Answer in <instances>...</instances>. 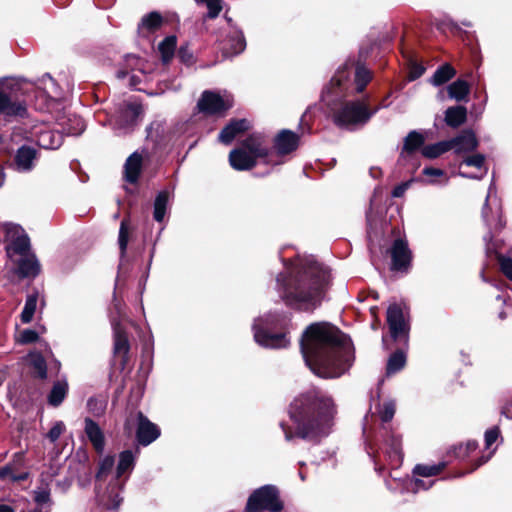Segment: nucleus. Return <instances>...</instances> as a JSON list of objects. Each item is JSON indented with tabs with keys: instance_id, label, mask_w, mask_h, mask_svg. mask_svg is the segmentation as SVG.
Wrapping results in <instances>:
<instances>
[{
	"instance_id": "35",
	"label": "nucleus",
	"mask_w": 512,
	"mask_h": 512,
	"mask_svg": "<svg viewBox=\"0 0 512 512\" xmlns=\"http://www.w3.org/2000/svg\"><path fill=\"white\" fill-rule=\"evenodd\" d=\"M448 95L456 101L466 100L470 93V86L467 81L457 79L447 87Z\"/></svg>"
},
{
	"instance_id": "50",
	"label": "nucleus",
	"mask_w": 512,
	"mask_h": 512,
	"mask_svg": "<svg viewBox=\"0 0 512 512\" xmlns=\"http://www.w3.org/2000/svg\"><path fill=\"white\" fill-rule=\"evenodd\" d=\"M26 477H27L26 473L16 474L14 472L13 468L9 465L0 468V478L3 480H9V481L15 482V481L24 480V479H26Z\"/></svg>"
},
{
	"instance_id": "57",
	"label": "nucleus",
	"mask_w": 512,
	"mask_h": 512,
	"mask_svg": "<svg viewBox=\"0 0 512 512\" xmlns=\"http://www.w3.org/2000/svg\"><path fill=\"white\" fill-rule=\"evenodd\" d=\"M208 13L207 16L211 19L216 18L222 10L221 2H206Z\"/></svg>"
},
{
	"instance_id": "54",
	"label": "nucleus",
	"mask_w": 512,
	"mask_h": 512,
	"mask_svg": "<svg viewBox=\"0 0 512 512\" xmlns=\"http://www.w3.org/2000/svg\"><path fill=\"white\" fill-rule=\"evenodd\" d=\"M395 414V403L393 401H387L383 404L380 410V417L383 422L390 421Z\"/></svg>"
},
{
	"instance_id": "2",
	"label": "nucleus",
	"mask_w": 512,
	"mask_h": 512,
	"mask_svg": "<svg viewBox=\"0 0 512 512\" xmlns=\"http://www.w3.org/2000/svg\"><path fill=\"white\" fill-rule=\"evenodd\" d=\"M371 80V73L354 62H346L339 67L329 85L322 93V101L330 108L334 123L353 130L365 125L377 112L369 110L364 101H343V98L360 93Z\"/></svg>"
},
{
	"instance_id": "14",
	"label": "nucleus",
	"mask_w": 512,
	"mask_h": 512,
	"mask_svg": "<svg viewBox=\"0 0 512 512\" xmlns=\"http://www.w3.org/2000/svg\"><path fill=\"white\" fill-rule=\"evenodd\" d=\"M6 250L8 255L12 253L24 255L29 249V238L20 225L5 223L3 225Z\"/></svg>"
},
{
	"instance_id": "44",
	"label": "nucleus",
	"mask_w": 512,
	"mask_h": 512,
	"mask_svg": "<svg viewBox=\"0 0 512 512\" xmlns=\"http://www.w3.org/2000/svg\"><path fill=\"white\" fill-rule=\"evenodd\" d=\"M38 295L36 293L27 296L24 308L21 312V321L24 324L30 323L36 311Z\"/></svg>"
},
{
	"instance_id": "47",
	"label": "nucleus",
	"mask_w": 512,
	"mask_h": 512,
	"mask_svg": "<svg viewBox=\"0 0 512 512\" xmlns=\"http://www.w3.org/2000/svg\"><path fill=\"white\" fill-rule=\"evenodd\" d=\"M129 241V229L127 222L124 220L121 222L120 229H119V237H118V244L120 248L121 257L125 256L126 249L128 246Z\"/></svg>"
},
{
	"instance_id": "43",
	"label": "nucleus",
	"mask_w": 512,
	"mask_h": 512,
	"mask_svg": "<svg viewBox=\"0 0 512 512\" xmlns=\"http://www.w3.org/2000/svg\"><path fill=\"white\" fill-rule=\"evenodd\" d=\"M405 364L406 355L402 350H398L389 357L386 372L388 375L394 374L403 369Z\"/></svg>"
},
{
	"instance_id": "62",
	"label": "nucleus",
	"mask_w": 512,
	"mask_h": 512,
	"mask_svg": "<svg viewBox=\"0 0 512 512\" xmlns=\"http://www.w3.org/2000/svg\"><path fill=\"white\" fill-rule=\"evenodd\" d=\"M423 72H424L423 68H419V69L415 70L414 72H412L410 79L414 80V79L420 77L423 74Z\"/></svg>"
},
{
	"instance_id": "46",
	"label": "nucleus",
	"mask_w": 512,
	"mask_h": 512,
	"mask_svg": "<svg viewBox=\"0 0 512 512\" xmlns=\"http://www.w3.org/2000/svg\"><path fill=\"white\" fill-rule=\"evenodd\" d=\"M445 464H432V465H416L413 469V473L416 476L426 477L429 478L431 476H435L439 474L442 469L444 468Z\"/></svg>"
},
{
	"instance_id": "61",
	"label": "nucleus",
	"mask_w": 512,
	"mask_h": 512,
	"mask_svg": "<svg viewBox=\"0 0 512 512\" xmlns=\"http://www.w3.org/2000/svg\"><path fill=\"white\" fill-rule=\"evenodd\" d=\"M140 82H141V79L139 78V76H137L135 74L131 75L130 83H129L131 87H136L137 84Z\"/></svg>"
},
{
	"instance_id": "20",
	"label": "nucleus",
	"mask_w": 512,
	"mask_h": 512,
	"mask_svg": "<svg viewBox=\"0 0 512 512\" xmlns=\"http://www.w3.org/2000/svg\"><path fill=\"white\" fill-rule=\"evenodd\" d=\"M298 142L299 137L296 133L290 130L281 131L275 138V159L294 151L298 146Z\"/></svg>"
},
{
	"instance_id": "56",
	"label": "nucleus",
	"mask_w": 512,
	"mask_h": 512,
	"mask_svg": "<svg viewBox=\"0 0 512 512\" xmlns=\"http://www.w3.org/2000/svg\"><path fill=\"white\" fill-rule=\"evenodd\" d=\"M178 56L181 62H183L186 65H190L193 63V54L187 46L180 47L178 51Z\"/></svg>"
},
{
	"instance_id": "30",
	"label": "nucleus",
	"mask_w": 512,
	"mask_h": 512,
	"mask_svg": "<svg viewBox=\"0 0 512 512\" xmlns=\"http://www.w3.org/2000/svg\"><path fill=\"white\" fill-rule=\"evenodd\" d=\"M114 330V353L126 357L130 346L125 331L118 323H113Z\"/></svg>"
},
{
	"instance_id": "11",
	"label": "nucleus",
	"mask_w": 512,
	"mask_h": 512,
	"mask_svg": "<svg viewBox=\"0 0 512 512\" xmlns=\"http://www.w3.org/2000/svg\"><path fill=\"white\" fill-rule=\"evenodd\" d=\"M63 97V89L49 74L37 81L36 101L40 102L37 104L39 110H50Z\"/></svg>"
},
{
	"instance_id": "23",
	"label": "nucleus",
	"mask_w": 512,
	"mask_h": 512,
	"mask_svg": "<svg viewBox=\"0 0 512 512\" xmlns=\"http://www.w3.org/2000/svg\"><path fill=\"white\" fill-rule=\"evenodd\" d=\"M384 453L388 458L389 465L394 470L398 468L402 462V451L400 439L391 434L384 444Z\"/></svg>"
},
{
	"instance_id": "27",
	"label": "nucleus",
	"mask_w": 512,
	"mask_h": 512,
	"mask_svg": "<svg viewBox=\"0 0 512 512\" xmlns=\"http://www.w3.org/2000/svg\"><path fill=\"white\" fill-rule=\"evenodd\" d=\"M162 24V16L157 12H151L141 19L138 25V33L141 37H149L152 33L158 31Z\"/></svg>"
},
{
	"instance_id": "36",
	"label": "nucleus",
	"mask_w": 512,
	"mask_h": 512,
	"mask_svg": "<svg viewBox=\"0 0 512 512\" xmlns=\"http://www.w3.org/2000/svg\"><path fill=\"white\" fill-rule=\"evenodd\" d=\"M26 361L34 370L37 377L45 379L47 377V365L44 357L39 352H31L27 355Z\"/></svg>"
},
{
	"instance_id": "18",
	"label": "nucleus",
	"mask_w": 512,
	"mask_h": 512,
	"mask_svg": "<svg viewBox=\"0 0 512 512\" xmlns=\"http://www.w3.org/2000/svg\"><path fill=\"white\" fill-rule=\"evenodd\" d=\"M391 258L393 270H404L409 266L411 251L406 240L399 238L394 241L391 247Z\"/></svg>"
},
{
	"instance_id": "7",
	"label": "nucleus",
	"mask_w": 512,
	"mask_h": 512,
	"mask_svg": "<svg viewBox=\"0 0 512 512\" xmlns=\"http://www.w3.org/2000/svg\"><path fill=\"white\" fill-rule=\"evenodd\" d=\"M288 322V315L277 312L267 313L255 319L253 332L256 343L265 348H286L290 344L286 333H276L275 330L286 329Z\"/></svg>"
},
{
	"instance_id": "63",
	"label": "nucleus",
	"mask_w": 512,
	"mask_h": 512,
	"mask_svg": "<svg viewBox=\"0 0 512 512\" xmlns=\"http://www.w3.org/2000/svg\"><path fill=\"white\" fill-rule=\"evenodd\" d=\"M0 512H15V511L11 506L2 504V505H0Z\"/></svg>"
},
{
	"instance_id": "32",
	"label": "nucleus",
	"mask_w": 512,
	"mask_h": 512,
	"mask_svg": "<svg viewBox=\"0 0 512 512\" xmlns=\"http://www.w3.org/2000/svg\"><path fill=\"white\" fill-rule=\"evenodd\" d=\"M467 118V109L464 106L449 107L445 111V122L452 128L462 125Z\"/></svg>"
},
{
	"instance_id": "21",
	"label": "nucleus",
	"mask_w": 512,
	"mask_h": 512,
	"mask_svg": "<svg viewBox=\"0 0 512 512\" xmlns=\"http://www.w3.org/2000/svg\"><path fill=\"white\" fill-rule=\"evenodd\" d=\"M449 142H451V149H454L456 154L469 153L478 147L476 135L471 130H464L457 137L449 140Z\"/></svg>"
},
{
	"instance_id": "45",
	"label": "nucleus",
	"mask_w": 512,
	"mask_h": 512,
	"mask_svg": "<svg viewBox=\"0 0 512 512\" xmlns=\"http://www.w3.org/2000/svg\"><path fill=\"white\" fill-rule=\"evenodd\" d=\"M69 124L61 123L63 131L67 135H80L85 130V123L82 118L73 116L68 119Z\"/></svg>"
},
{
	"instance_id": "17",
	"label": "nucleus",
	"mask_w": 512,
	"mask_h": 512,
	"mask_svg": "<svg viewBox=\"0 0 512 512\" xmlns=\"http://www.w3.org/2000/svg\"><path fill=\"white\" fill-rule=\"evenodd\" d=\"M159 427L152 423L143 413H137L136 439L142 446H148L160 436Z\"/></svg>"
},
{
	"instance_id": "10",
	"label": "nucleus",
	"mask_w": 512,
	"mask_h": 512,
	"mask_svg": "<svg viewBox=\"0 0 512 512\" xmlns=\"http://www.w3.org/2000/svg\"><path fill=\"white\" fill-rule=\"evenodd\" d=\"M19 82L14 78L0 79V114L22 115L25 107L17 99Z\"/></svg>"
},
{
	"instance_id": "37",
	"label": "nucleus",
	"mask_w": 512,
	"mask_h": 512,
	"mask_svg": "<svg viewBox=\"0 0 512 512\" xmlns=\"http://www.w3.org/2000/svg\"><path fill=\"white\" fill-rule=\"evenodd\" d=\"M115 464V460L113 456H106L104 457L100 463L98 472L96 474V481L98 483L96 487V495L98 494V491L104 492L105 488L102 490V482L105 481L106 477L110 474Z\"/></svg>"
},
{
	"instance_id": "8",
	"label": "nucleus",
	"mask_w": 512,
	"mask_h": 512,
	"mask_svg": "<svg viewBox=\"0 0 512 512\" xmlns=\"http://www.w3.org/2000/svg\"><path fill=\"white\" fill-rule=\"evenodd\" d=\"M135 454L131 450L122 451L119 454L116 476L105 487L104 492L98 491L97 501L99 505L108 510L118 509L123 501L121 492L124 483L119 480L125 473H130L135 466Z\"/></svg>"
},
{
	"instance_id": "19",
	"label": "nucleus",
	"mask_w": 512,
	"mask_h": 512,
	"mask_svg": "<svg viewBox=\"0 0 512 512\" xmlns=\"http://www.w3.org/2000/svg\"><path fill=\"white\" fill-rule=\"evenodd\" d=\"M246 48V41L242 31L232 28L222 44L225 57H232L242 53Z\"/></svg>"
},
{
	"instance_id": "51",
	"label": "nucleus",
	"mask_w": 512,
	"mask_h": 512,
	"mask_svg": "<svg viewBox=\"0 0 512 512\" xmlns=\"http://www.w3.org/2000/svg\"><path fill=\"white\" fill-rule=\"evenodd\" d=\"M15 339L20 344L33 343L37 341L38 333L32 329H24L15 336Z\"/></svg>"
},
{
	"instance_id": "49",
	"label": "nucleus",
	"mask_w": 512,
	"mask_h": 512,
	"mask_svg": "<svg viewBox=\"0 0 512 512\" xmlns=\"http://www.w3.org/2000/svg\"><path fill=\"white\" fill-rule=\"evenodd\" d=\"M34 501L38 506L51 505L50 490L47 487H39L34 491Z\"/></svg>"
},
{
	"instance_id": "48",
	"label": "nucleus",
	"mask_w": 512,
	"mask_h": 512,
	"mask_svg": "<svg viewBox=\"0 0 512 512\" xmlns=\"http://www.w3.org/2000/svg\"><path fill=\"white\" fill-rule=\"evenodd\" d=\"M478 447V443L474 440L467 441L465 444H461L455 449L456 457L460 459L467 458L472 452Z\"/></svg>"
},
{
	"instance_id": "26",
	"label": "nucleus",
	"mask_w": 512,
	"mask_h": 512,
	"mask_svg": "<svg viewBox=\"0 0 512 512\" xmlns=\"http://www.w3.org/2000/svg\"><path fill=\"white\" fill-rule=\"evenodd\" d=\"M36 150L29 146L20 147L15 155V165L19 172H29L34 167Z\"/></svg>"
},
{
	"instance_id": "28",
	"label": "nucleus",
	"mask_w": 512,
	"mask_h": 512,
	"mask_svg": "<svg viewBox=\"0 0 512 512\" xmlns=\"http://www.w3.org/2000/svg\"><path fill=\"white\" fill-rule=\"evenodd\" d=\"M37 143L44 149H57L63 143V134L56 130H42L37 135Z\"/></svg>"
},
{
	"instance_id": "64",
	"label": "nucleus",
	"mask_w": 512,
	"mask_h": 512,
	"mask_svg": "<svg viewBox=\"0 0 512 512\" xmlns=\"http://www.w3.org/2000/svg\"><path fill=\"white\" fill-rule=\"evenodd\" d=\"M370 174L372 175V177L377 178L381 174V171L379 169H376V168H371L370 169Z\"/></svg>"
},
{
	"instance_id": "13",
	"label": "nucleus",
	"mask_w": 512,
	"mask_h": 512,
	"mask_svg": "<svg viewBox=\"0 0 512 512\" xmlns=\"http://www.w3.org/2000/svg\"><path fill=\"white\" fill-rule=\"evenodd\" d=\"M234 103L231 94L224 91L217 93L213 91H204L198 101V108L201 112L209 115H223Z\"/></svg>"
},
{
	"instance_id": "16",
	"label": "nucleus",
	"mask_w": 512,
	"mask_h": 512,
	"mask_svg": "<svg viewBox=\"0 0 512 512\" xmlns=\"http://www.w3.org/2000/svg\"><path fill=\"white\" fill-rule=\"evenodd\" d=\"M142 114V107L139 104H129L121 109L114 121V129L118 134H126L132 130Z\"/></svg>"
},
{
	"instance_id": "59",
	"label": "nucleus",
	"mask_w": 512,
	"mask_h": 512,
	"mask_svg": "<svg viewBox=\"0 0 512 512\" xmlns=\"http://www.w3.org/2000/svg\"><path fill=\"white\" fill-rule=\"evenodd\" d=\"M495 451H496V448L492 449L487 456H482L481 458H479L476 465L474 466L473 470L480 467L484 463H486L492 457V455L495 453Z\"/></svg>"
},
{
	"instance_id": "52",
	"label": "nucleus",
	"mask_w": 512,
	"mask_h": 512,
	"mask_svg": "<svg viewBox=\"0 0 512 512\" xmlns=\"http://www.w3.org/2000/svg\"><path fill=\"white\" fill-rule=\"evenodd\" d=\"M87 407L94 416H101L105 411L106 404L104 400L90 398L87 401Z\"/></svg>"
},
{
	"instance_id": "9",
	"label": "nucleus",
	"mask_w": 512,
	"mask_h": 512,
	"mask_svg": "<svg viewBox=\"0 0 512 512\" xmlns=\"http://www.w3.org/2000/svg\"><path fill=\"white\" fill-rule=\"evenodd\" d=\"M283 505L279 499L277 489L272 485H265L256 489L248 498L246 511L260 512L268 510L278 512Z\"/></svg>"
},
{
	"instance_id": "40",
	"label": "nucleus",
	"mask_w": 512,
	"mask_h": 512,
	"mask_svg": "<svg viewBox=\"0 0 512 512\" xmlns=\"http://www.w3.org/2000/svg\"><path fill=\"white\" fill-rule=\"evenodd\" d=\"M449 150H451V142H449V140L440 141L423 147L422 155L426 158L434 159L448 152Z\"/></svg>"
},
{
	"instance_id": "58",
	"label": "nucleus",
	"mask_w": 512,
	"mask_h": 512,
	"mask_svg": "<svg viewBox=\"0 0 512 512\" xmlns=\"http://www.w3.org/2000/svg\"><path fill=\"white\" fill-rule=\"evenodd\" d=\"M410 184H411V181H406V182H403V183L397 185L392 190V196L395 198L402 197L404 195V193L406 192V190L409 188Z\"/></svg>"
},
{
	"instance_id": "29",
	"label": "nucleus",
	"mask_w": 512,
	"mask_h": 512,
	"mask_svg": "<svg viewBox=\"0 0 512 512\" xmlns=\"http://www.w3.org/2000/svg\"><path fill=\"white\" fill-rule=\"evenodd\" d=\"M143 157L140 153L134 152L131 154L125 163V179L130 183H135L142 168Z\"/></svg>"
},
{
	"instance_id": "12",
	"label": "nucleus",
	"mask_w": 512,
	"mask_h": 512,
	"mask_svg": "<svg viewBox=\"0 0 512 512\" xmlns=\"http://www.w3.org/2000/svg\"><path fill=\"white\" fill-rule=\"evenodd\" d=\"M387 323L392 339L395 342L407 345L410 326L407 316L400 305L392 304L388 307Z\"/></svg>"
},
{
	"instance_id": "4",
	"label": "nucleus",
	"mask_w": 512,
	"mask_h": 512,
	"mask_svg": "<svg viewBox=\"0 0 512 512\" xmlns=\"http://www.w3.org/2000/svg\"><path fill=\"white\" fill-rule=\"evenodd\" d=\"M287 275L277 277V289L286 305L313 311L324 297L330 281V272L314 258H297L286 266Z\"/></svg>"
},
{
	"instance_id": "39",
	"label": "nucleus",
	"mask_w": 512,
	"mask_h": 512,
	"mask_svg": "<svg viewBox=\"0 0 512 512\" xmlns=\"http://www.w3.org/2000/svg\"><path fill=\"white\" fill-rule=\"evenodd\" d=\"M176 45L177 38L174 35L167 36L163 41L160 42L158 49L164 63H168L173 58Z\"/></svg>"
},
{
	"instance_id": "25",
	"label": "nucleus",
	"mask_w": 512,
	"mask_h": 512,
	"mask_svg": "<svg viewBox=\"0 0 512 512\" xmlns=\"http://www.w3.org/2000/svg\"><path fill=\"white\" fill-rule=\"evenodd\" d=\"M424 137L422 134L411 131L404 140V146L400 154V161L405 164L413 158L415 152L423 145Z\"/></svg>"
},
{
	"instance_id": "60",
	"label": "nucleus",
	"mask_w": 512,
	"mask_h": 512,
	"mask_svg": "<svg viewBox=\"0 0 512 512\" xmlns=\"http://www.w3.org/2000/svg\"><path fill=\"white\" fill-rule=\"evenodd\" d=\"M156 130V133L159 132V130H162V125L161 123L159 122H155V123H152L148 128H147V132H148V137H153V130Z\"/></svg>"
},
{
	"instance_id": "22",
	"label": "nucleus",
	"mask_w": 512,
	"mask_h": 512,
	"mask_svg": "<svg viewBox=\"0 0 512 512\" xmlns=\"http://www.w3.org/2000/svg\"><path fill=\"white\" fill-rule=\"evenodd\" d=\"M84 431L94 449L98 453H102L105 447V438L100 426L92 419L85 418Z\"/></svg>"
},
{
	"instance_id": "5",
	"label": "nucleus",
	"mask_w": 512,
	"mask_h": 512,
	"mask_svg": "<svg viewBox=\"0 0 512 512\" xmlns=\"http://www.w3.org/2000/svg\"><path fill=\"white\" fill-rule=\"evenodd\" d=\"M482 218L488 229L483 239L488 256L494 255L500 264L502 272L512 280V259L505 254H512V234L510 237H500L505 221L502 217L500 200L493 195V184L490 185L488 195L482 208Z\"/></svg>"
},
{
	"instance_id": "42",
	"label": "nucleus",
	"mask_w": 512,
	"mask_h": 512,
	"mask_svg": "<svg viewBox=\"0 0 512 512\" xmlns=\"http://www.w3.org/2000/svg\"><path fill=\"white\" fill-rule=\"evenodd\" d=\"M423 175L427 177L426 182L433 185H446L449 181L446 173L439 168L426 167L422 171Z\"/></svg>"
},
{
	"instance_id": "38",
	"label": "nucleus",
	"mask_w": 512,
	"mask_h": 512,
	"mask_svg": "<svg viewBox=\"0 0 512 512\" xmlns=\"http://www.w3.org/2000/svg\"><path fill=\"white\" fill-rule=\"evenodd\" d=\"M67 392L68 383L66 380L55 382L48 395V403L54 407L59 406L65 399Z\"/></svg>"
},
{
	"instance_id": "6",
	"label": "nucleus",
	"mask_w": 512,
	"mask_h": 512,
	"mask_svg": "<svg viewBox=\"0 0 512 512\" xmlns=\"http://www.w3.org/2000/svg\"><path fill=\"white\" fill-rule=\"evenodd\" d=\"M258 162L266 165H278L279 159H275L274 150L266 136L261 133H253L245 138L239 147L229 153V163L237 171L250 170Z\"/></svg>"
},
{
	"instance_id": "55",
	"label": "nucleus",
	"mask_w": 512,
	"mask_h": 512,
	"mask_svg": "<svg viewBox=\"0 0 512 512\" xmlns=\"http://www.w3.org/2000/svg\"><path fill=\"white\" fill-rule=\"evenodd\" d=\"M65 430V425L62 421H57L54 423V425L52 426V428L49 430V432L47 433V438L51 441V442H56L59 437L61 436V434L64 432Z\"/></svg>"
},
{
	"instance_id": "34",
	"label": "nucleus",
	"mask_w": 512,
	"mask_h": 512,
	"mask_svg": "<svg viewBox=\"0 0 512 512\" xmlns=\"http://www.w3.org/2000/svg\"><path fill=\"white\" fill-rule=\"evenodd\" d=\"M18 263V274L21 277H35L40 270L39 263L34 256H25Z\"/></svg>"
},
{
	"instance_id": "3",
	"label": "nucleus",
	"mask_w": 512,
	"mask_h": 512,
	"mask_svg": "<svg viewBox=\"0 0 512 512\" xmlns=\"http://www.w3.org/2000/svg\"><path fill=\"white\" fill-rule=\"evenodd\" d=\"M288 413L293 427L280 424L285 440L292 441L298 437L318 443L331 433L337 410L333 399L327 393L311 389L298 394L292 400Z\"/></svg>"
},
{
	"instance_id": "15",
	"label": "nucleus",
	"mask_w": 512,
	"mask_h": 512,
	"mask_svg": "<svg viewBox=\"0 0 512 512\" xmlns=\"http://www.w3.org/2000/svg\"><path fill=\"white\" fill-rule=\"evenodd\" d=\"M485 156L477 153L465 157L459 164L458 175L463 178L480 180L487 174Z\"/></svg>"
},
{
	"instance_id": "53",
	"label": "nucleus",
	"mask_w": 512,
	"mask_h": 512,
	"mask_svg": "<svg viewBox=\"0 0 512 512\" xmlns=\"http://www.w3.org/2000/svg\"><path fill=\"white\" fill-rule=\"evenodd\" d=\"M499 438L500 429L497 426L487 429L484 434L485 448L490 449Z\"/></svg>"
},
{
	"instance_id": "31",
	"label": "nucleus",
	"mask_w": 512,
	"mask_h": 512,
	"mask_svg": "<svg viewBox=\"0 0 512 512\" xmlns=\"http://www.w3.org/2000/svg\"><path fill=\"white\" fill-rule=\"evenodd\" d=\"M172 193L168 190H163L158 193L154 202L153 217L157 222H162L168 209V205Z\"/></svg>"
},
{
	"instance_id": "33",
	"label": "nucleus",
	"mask_w": 512,
	"mask_h": 512,
	"mask_svg": "<svg viewBox=\"0 0 512 512\" xmlns=\"http://www.w3.org/2000/svg\"><path fill=\"white\" fill-rule=\"evenodd\" d=\"M455 75L456 70L450 64L445 63L436 69L429 82L438 87L451 80Z\"/></svg>"
},
{
	"instance_id": "1",
	"label": "nucleus",
	"mask_w": 512,
	"mask_h": 512,
	"mask_svg": "<svg viewBox=\"0 0 512 512\" xmlns=\"http://www.w3.org/2000/svg\"><path fill=\"white\" fill-rule=\"evenodd\" d=\"M300 347L306 365L322 378L341 376L354 359L350 338L326 322L309 325L303 332Z\"/></svg>"
},
{
	"instance_id": "41",
	"label": "nucleus",
	"mask_w": 512,
	"mask_h": 512,
	"mask_svg": "<svg viewBox=\"0 0 512 512\" xmlns=\"http://www.w3.org/2000/svg\"><path fill=\"white\" fill-rule=\"evenodd\" d=\"M393 479L395 481H399L401 482V486L406 489L407 491H412V492H418L420 490H427L429 489L432 485H433V481L432 480H421V479H410V478H405V479H401V478H397L396 476L393 477Z\"/></svg>"
},
{
	"instance_id": "24",
	"label": "nucleus",
	"mask_w": 512,
	"mask_h": 512,
	"mask_svg": "<svg viewBox=\"0 0 512 512\" xmlns=\"http://www.w3.org/2000/svg\"><path fill=\"white\" fill-rule=\"evenodd\" d=\"M249 129L246 119L232 120L220 132L218 139L221 143L230 144L240 133Z\"/></svg>"
}]
</instances>
